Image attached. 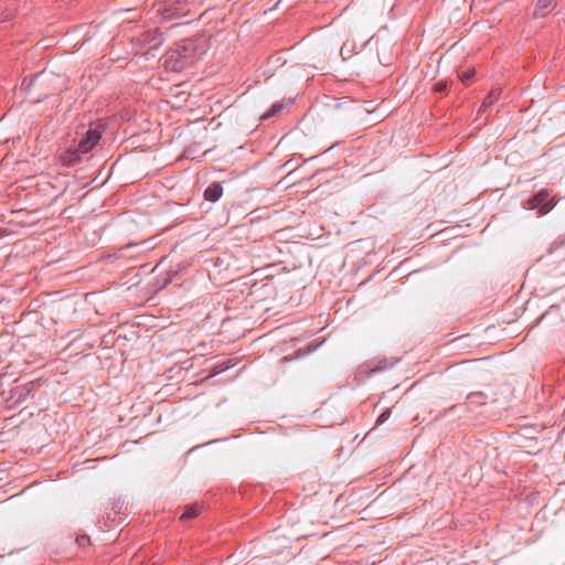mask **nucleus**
Instances as JSON below:
<instances>
[{
	"label": "nucleus",
	"mask_w": 565,
	"mask_h": 565,
	"mask_svg": "<svg viewBox=\"0 0 565 565\" xmlns=\"http://www.w3.org/2000/svg\"><path fill=\"white\" fill-rule=\"evenodd\" d=\"M195 0H166L164 11L169 17H183L192 11Z\"/></svg>",
	"instance_id": "obj_3"
},
{
	"label": "nucleus",
	"mask_w": 565,
	"mask_h": 565,
	"mask_svg": "<svg viewBox=\"0 0 565 565\" xmlns=\"http://www.w3.org/2000/svg\"><path fill=\"white\" fill-rule=\"evenodd\" d=\"M162 42L161 33L157 30L148 31L136 39V43L140 44L145 55L150 54L151 51L158 50L162 45Z\"/></svg>",
	"instance_id": "obj_4"
},
{
	"label": "nucleus",
	"mask_w": 565,
	"mask_h": 565,
	"mask_svg": "<svg viewBox=\"0 0 565 565\" xmlns=\"http://www.w3.org/2000/svg\"><path fill=\"white\" fill-rule=\"evenodd\" d=\"M100 137L102 135L99 131L90 129L87 131L86 137L82 139L75 147L77 148L78 152L84 156L98 143Z\"/></svg>",
	"instance_id": "obj_5"
},
{
	"label": "nucleus",
	"mask_w": 565,
	"mask_h": 565,
	"mask_svg": "<svg viewBox=\"0 0 565 565\" xmlns=\"http://www.w3.org/2000/svg\"><path fill=\"white\" fill-rule=\"evenodd\" d=\"M476 75L475 68H469L459 75V79L463 85H469L472 77Z\"/></svg>",
	"instance_id": "obj_14"
},
{
	"label": "nucleus",
	"mask_w": 565,
	"mask_h": 565,
	"mask_svg": "<svg viewBox=\"0 0 565 565\" xmlns=\"http://www.w3.org/2000/svg\"><path fill=\"white\" fill-rule=\"evenodd\" d=\"M202 510H203L202 504L188 505L184 508V511L181 514L180 520H182V521L192 520V519L196 518L201 513Z\"/></svg>",
	"instance_id": "obj_8"
},
{
	"label": "nucleus",
	"mask_w": 565,
	"mask_h": 565,
	"mask_svg": "<svg viewBox=\"0 0 565 565\" xmlns=\"http://www.w3.org/2000/svg\"><path fill=\"white\" fill-rule=\"evenodd\" d=\"M435 93H445L447 90V82H438L434 85Z\"/></svg>",
	"instance_id": "obj_15"
},
{
	"label": "nucleus",
	"mask_w": 565,
	"mask_h": 565,
	"mask_svg": "<svg viewBox=\"0 0 565 565\" xmlns=\"http://www.w3.org/2000/svg\"><path fill=\"white\" fill-rule=\"evenodd\" d=\"M82 157L83 156L78 152L77 148L74 146V147H70L64 150H61L58 152L57 159H58V162L63 167H72V166L76 164L77 162H79Z\"/></svg>",
	"instance_id": "obj_6"
},
{
	"label": "nucleus",
	"mask_w": 565,
	"mask_h": 565,
	"mask_svg": "<svg viewBox=\"0 0 565 565\" xmlns=\"http://www.w3.org/2000/svg\"><path fill=\"white\" fill-rule=\"evenodd\" d=\"M354 51V42L347 41L341 47L340 54L343 60L349 58Z\"/></svg>",
	"instance_id": "obj_12"
},
{
	"label": "nucleus",
	"mask_w": 565,
	"mask_h": 565,
	"mask_svg": "<svg viewBox=\"0 0 565 565\" xmlns=\"http://www.w3.org/2000/svg\"><path fill=\"white\" fill-rule=\"evenodd\" d=\"M467 401L471 407L483 405L486 403V395L482 392H473L468 395Z\"/></svg>",
	"instance_id": "obj_11"
},
{
	"label": "nucleus",
	"mask_w": 565,
	"mask_h": 565,
	"mask_svg": "<svg viewBox=\"0 0 565 565\" xmlns=\"http://www.w3.org/2000/svg\"><path fill=\"white\" fill-rule=\"evenodd\" d=\"M500 92L499 90H491L489 95L483 99L481 108H486L490 105H492L498 98H499Z\"/></svg>",
	"instance_id": "obj_13"
},
{
	"label": "nucleus",
	"mask_w": 565,
	"mask_h": 565,
	"mask_svg": "<svg viewBox=\"0 0 565 565\" xmlns=\"http://www.w3.org/2000/svg\"><path fill=\"white\" fill-rule=\"evenodd\" d=\"M223 194V188L220 183L214 182L210 184L204 191V199L210 202H216Z\"/></svg>",
	"instance_id": "obj_7"
},
{
	"label": "nucleus",
	"mask_w": 565,
	"mask_h": 565,
	"mask_svg": "<svg viewBox=\"0 0 565 565\" xmlns=\"http://www.w3.org/2000/svg\"><path fill=\"white\" fill-rule=\"evenodd\" d=\"M391 416V409H386L384 411L379 417H377V423L379 424H383L385 423Z\"/></svg>",
	"instance_id": "obj_16"
},
{
	"label": "nucleus",
	"mask_w": 565,
	"mask_h": 565,
	"mask_svg": "<svg viewBox=\"0 0 565 565\" xmlns=\"http://www.w3.org/2000/svg\"><path fill=\"white\" fill-rule=\"evenodd\" d=\"M286 105L287 104L284 102L274 103L271 107L260 116V120H266L280 114L285 109Z\"/></svg>",
	"instance_id": "obj_9"
},
{
	"label": "nucleus",
	"mask_w": 565,
	"mask_h": 565,
	"mask_svg": "<svg viewBox=\"0 0 565 565\" xmlns=\"http://www.w3.org/2000/svg\"><path fill=\"white\" fill-rule=\"evenodd\" d=\"M201 54H203V50L199 47L194 40H183L174 49L167 52L164 67L172 72H181L192 65Z\"/></svg>",
	"instance_id": "obj_1"
},
{
	"label": "nucleus",
	"mask_w": 565,
	"mask_h": 565,
	"mask_svg": "<svg viewBox=\"0 0 565 565\" xmlns=\"http://www.w3.org/2000/svg\"><path fill=\"white\" fill-rule=\"evenodd\" d=\"M555 201L551 198L548 190H540L535 195L526 201L529 210H536L541 215L547 214L554 206Z\"/></svg>",
	"instance_id": "obj_2"
},
{
	"label": "nucleus",
	"mask_w": 565,
	"mask_h": 565,
	"mask_svg": "<svg viewBox=\"0 0 565 565\" xmlns=\"http://www.w3.org/2000/svg\"><path fill=\"white\" fill-rule=\"evenodd\" d=\"M556 0H537L535 7V14L544 17L551 9Z\"/></svg>",
	"instance_id": "obj_10"
}]
</instances>
